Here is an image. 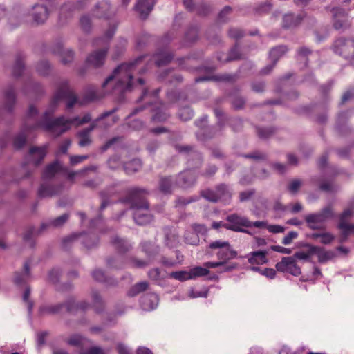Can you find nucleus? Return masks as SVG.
Wrapping results in <instances>:
<instances>
[{"instance_id":"f257e3e1","label":"nucleus","mask_w":354,"mask_h":354,"mask_svg":"<svg viewBox=\"0 0 354 354\" xmlns=\"http://www.w3.org/2000/svg\"><path fill=\"white\" fill-rule=\"evenodd\" d=\"M147 57V55H143L131 62L120 64L104 80L102 87L108 88L109 86H112L109 91L111 93L122 95L133 88L134 74L146 73L153 64L158 67L165 66L171 62L174 55L164 50H158L146 62Z\"/></svg>"},{"instance_id":"f03ea898","label":"nucleus","mask_w":354,"mask_h":354,"mask_svg":"<svg viewBox=\"0 0 354 354\" xmlns=\"http://www.w3.org/2000/svg\"><path fill=\"white\" fill-rule=\"evenodd\" d=\"M62 100L66 101V108L68 110L72 109L76 104L79 103L78 97L71 88L69 81L67 80L61 81L57 85L49 106L44 113L41 121L39 124L46 131L50 133L55 137H59L68 131L73 124L82 125L91 121L90 113L85 114L82 118L75 116L72 119H66L64 115H61L53 119L51 116Z\"/></svg>"},{"instance_id":"7ed1b4c3","label":"nucleus","mask_w":354,"mask_h":354,"mask_svg":"<svg viewBox=\"0 0 354 354\" xmlns=\"http://www.w3.org/2000/svg\"><path fill=\"white\" fill-rule=\"evenodd\" d=\"M64 308H66L67 313L75 314L78 311H86L90 308V304L84 300L76 301L73 297H70L64 302L41 305L38 309V315L40 317L56 315L59 314Z\"/></svg>"},{"instance_id":"20e7f679","label":"nucleus","mask_w":354,"mask_h":354,"mask_svg":"<svg viewBox=\"0 0 354 354\" xmlns=\"http://www.w3.org/2000/svg\"><path fill=\"white\" fill-rule=\"evenodd\" d=\"M149 194L146 188L132 187L126 190L124 196L120 201L122 203L129 204L131 209H149V203L147 199Z\"/></svg>"},{"instance_id":"39448f33","label":"nucleus","mask_w":354,"mask_h":354,"mask_svg":"<svg viewBox=\"0 0 354 354\" xmlns=\"http://www.w3.org/2000/svg\"><path fill=\"white\" fill-rule=\"evenodd\" d=\"M190 59V57H180L178 58V62L179 66L183 69H186L188 71H203L207 73V75L200 76L195 78V82H201L203 81H214V82H232L234 80V77L232 75L228 74H222V75H211L215 70L216 67L214 66H201L198 68H189L186 66V63Z\"/></svg>"},{"instance_id":"423d86ee","label":"nucleus","mask_w":354,"mask_h":354,"mask_svg":"<svg viewBox=\"0 0 354 354\" xmlns=\"http://www.w3.org/2000/svg\"><path fill=\"white\" fill-rule=\"evenodd\" d=\"M75 242H80L87 250L96 248L99 245V236L93 232L73 233L62 240V248L68 250Z\"/></svg>"},{"instance_id":"0eeeda50","label":"nucleus","mask_w":354,"mask_h":354,"mask_svg":"<svg viewBox=\"0 0 354 354\" xmlns=\"http://www.w3.org/2000/svg\"><path fill=\"white\" fill-rule=\"evenodd\" d=\"M214 250H216L215 254L218 259L225 261V264L229 261L236 259L238 254L228 241L222 240H216L211 242L207 246L205 253L207 255L212 256Z\"/></svg>"},{"instance_id":"6e6552de","label":"nucleus","mask_w":354,"mask_h":354,"mask_svg":"<svg viewBox=\"0 0 354 354\" xmlns=\"http://www.w3.org/2000/svg\"><path fill=\"white\" fill-rule=\"evenodd\" d=\"M335 216L330 205L322 208L319 212L309 214L305 216L304 221L306 226L313 230H323L326 229L324 223Z\"/></svg>"},{"instance_id":"1a4fd4ad","label":"nucleus","mask_w":354,"mask_h":354,"mask_svg":"<svg viewBox=\"0 0 354 354\" xmlns=\"http://www.w3.org/2000/svg\"><path fill=\"white\" fill-rule=\"evenodd\" d=\"M149 107L150 111L153 113L151 121L153 122H163L170 117L169 106L161 102H147L145 104L135 108L130 115H135Z\"/></svg>"},{"instance_id":"9d476101","label":"nucleus","mask_w":354,"mask_h":354,"mask_svg":"<svg viewBox=\"0 0 354 354\" xmlns=\"http://www.w3.org/2000/svg\"><path fill=\"white\" fill-rule=\"evenodd\" d=\"M201 197L211 203L218 201L229 202L232 198V192L230 186L225 183H219L214 189H205L200 192Z\"/></svg>"},{"instance_id":"9b49d317","label":"nucleus","mask_w":354,"mask_h":354,"mask_svg":"<svg viewBox=\"0 0 354 354\" xmlns=\"http://www.w3.org/2000/svg\"><path fill=\"white\" fill-rule=\"evenodd\" d=\"M207 123V115H203L199 120L194 122L195 125L201 129L200 131L196 133L199 140H209L223 135V131L225 127L223 120H220L219 121H217L216 125L211 127H206Z\"/></svg>"},{"instance_id":"f8f14e48","label":"nucleus","mask_w":354,"mask_h":354,"mask_svg":"<svg viewBox=\"0 0 354 354\" xmlns=\"http://www.w3.org/2000/svg\"><path fill=\"white\" fill-rule=\"evenodd\" d=\"M174 147L179 153L186 156L187 165L190 169L199 168L202 165L203 162V155L196 149L194 145L175 144Z\"/></svg>"},{"instance_id":"ddd939ff","label":"nucleus","mask_w":354,"mask_h":354,"mask_svg":"<svg viewBox=\"0 0 354 354\" xmlns=\"http://www.w3.org/2000/svg\"><path fill=\"white\" fill-rule=\"evenodd\" d=\"M117 111H118V108L115 107L110 111L104 112L100 115H99L96 120L93 121L91 122V124L89 125V127H88L82 129L80 132H78L77 136L80 138L78 145L82 147L90 145L92 142V140L90 137V133H91V131H93L96 128L97 122L113 115Z\"/></svg>"},{"instance_id":"4468645a","label":"nucleus","mask_w":354,"mask_h":354,"mask_svg":"<svg viewBox=\"0 0 354 354\" xmlns=\"http://www.w3.org/2000/svg\"><path fill=\"white\" fill-rule=\"evenodd\" d=\"M227 223L225 229L236 232H243L251 234L250 232L245 228H248L249 219L236 213L229 214L225 218Z\"/></svg>"},{"instance_id":"2eb2a0df","label":"nucleus","mask_w":354,"mask_h":354,"mask_svg":"<svg viewBox=\"0 0 354 354\" xmlns=\"http://www.w3.org/2000/svg\"><path fill=\"white\" fill-rule=\"evenodd\" d=\"M115 194V188L113 187H106L99 193L101 198V204L99 208L100 214L98 216L90 221L89 227L95 229L97 227V224L102 221V212L104 210L108 205L111 204V198Z\"/></svg>"},{"instance_id":"dca6fc26","label":"nucleus","mask_w":354,"mask_h":354,"mask_svg":"<svg viewBox=\"0 0 354 354\" xmlns=\"http://www.w3.org/2000/svg\"><path fill=\"white\" fill-rule=\"evenodd\" d=\"M276 270L279 272L288 273L292 276L298 277L301 274V268L292 257H283L275 265Z\"/></svg>"},{"instance_id":"f3484780","label":"nucleus","mask_w":354,"mask_h":354,"mask_svg":"<svg viewBox=\"0 0 354 354\" xmlns=\"http://www.w3.org/2000/svg\"><path fill=\"white\" fill-rule=\"evenodd\" d=\"M330 12L333 14V27L337 30H344L350 27L351 23L348 17V12L344 8L334 7Z\"/></svg>"},{"instance_id":"a211bd4d","label":"nucleus","mask_w":354,"mask_h":354,"mask_svg":"<svg viewBox=\"0 0 354 354\" xmlns=\"http://www.w3.org/2000/svg\"><path fill=\"white\" fill-rule=\"evenodd\" d=\"M41 121V119L32 126H28L26 124H24L20 132L13 137L12 145L15 149L19 150L22 149L27 142L28 133L32 130H35L39 127L44 129L39 124Z\"/></svg>"},{"instance_id":"6ab92c4d","label":"nucleus","mask_w":354,"mask_h":354,"mask_svg":"<svg viewBox=\"0 0 354 354\" xmlns=\"http://www.w3.org/2000/svg\"><path fill=\"white\" fill-rule=\"evenodd\" d=\"M108 51V46H103L101 49L93 51L87 56L86 64L95 68L101 67L104 64Z\"/></svg>"},{"instance_id":"aec40b11","label":"nucleus","mask_w":354,"mask_h":354,"mask_svg":"<svg viewBox=\"0 0 354 354\" xmlns=\"http://www.w3.org/2000/svg\"><path fill=\"white\" fill-rule=\"evenodd\" d=\"M197 177L195 173L189 169L178 174L176 183L179 187L187 189L194 186Z\"/></svg>"},{"instance_id":"412c9836","label":"nucleus","mask_w":354,"mask_h":354,"mask_svg":"<svg viewBox=\"0 0 354 354\" xmlns=\"http://www.w3.org/2000/svg\"><path fill=\"white\" fill-rule=\"evenodd\" d=\"M30 261L27 260L24 263L22 272L14 273L13 282L18 286H26L31 278Z\"/></svg>"},{"instance_id":"4be33fe9","label":"nucleus","mask_w":354,"mask_h":354,"mask_svg":"<svg viewBox=\"0 0 354 354\" xmlns=\"http://www.w3.org/2000/svg\"><path fill=\"white\" fill-rule=\"evenodd\" d=\"M16 88L15 85L10 84L4 91L3 108L8 113H12L16 103Z\"/></svg>"},{"instance_id":"5701e85b","label":"nucleus","mask_w":354,"mask_h":354,"mask_svg":"<svg viewBox=\"0 0 354 354\" xmlns=\"http://www.w3.org/2000/svg\"><path fill=\"white\" fill-rule=\"evenodd\" d=\"M50 10L46 6L43 4H35L32 8V19L37 25L44 24L48 19Z\"/></svg>"},{"instance_id":"b1692460","label":"nucleus","mask_w":354,"mask_h":354,"mask_svg":"<svg viewBox=\"0 0 354 354\" xmlns=\"http://www.w3.org/2000/svg\"><path fill=\"white\" fill-rule=\"evenodd\" d=\"M111 243L120 256H123L133 248L131 243L128 240L118 236L111 239Z\"/></svg>"},{"instance_id":"393cba45","label":"nucleus","mask_w":354,"mask_h":354,"mask_svg":"<svg viewBox=\"0 0 354 354\" xmlns=\"http://www.w3.org/2000/svg\"><path fill=\"white\" fill-rule=\"evenodd\" d=\"M141 250L146 254L149 261L157 259L160 253V247L151 241H144L140 243Z\"/></svg>"},{"instance_id":"a878e982","label":"nucleus","mask_w":354,"mask_h":354,"mask_svg":"<svg viewBox=\"0 0 354 354\" xmlns=\"http://www.w3.org/2000/svg\"><path fill=\"white\" fill-rule=\"evenodd\" d=\"M114 13L109 1L103 0L99 2L93 11V16L97 18H110Z\"/></svg>"},{"instance_id":"bb28decb","label":"nucleus","mask_w":354,"mask_h":354,"mask_svg":"<svg viewBox=\"0 0 354 354\" xmlns=\"http://www.w3.org/2000/svg\"><path fill=\"white\" fill-rule=\"evenodd\" d=\"M66 171L67 168L64 167L60 162L56 160L45 167L42 174V178L43 180L52 179L58 172H66Z\"/></svg>"},{"instance_id":"cd10ccee","label":"nucleus","mask_w":354,"mask_h":354,"mask_svg":"<svg viewBox=\"0 0 354 354\" xmlns=\"http://www.w3.org/2000/svg\"><path fill=\"white\" fill-rule=\"evenodd\" d=\"M62 189L61 185L42 183L39 187L37 194L39 198L52 197L59 194Z\"/></svg>"},{"instance_id":"c85d7f7f","label":"nucleus","mask_w":354,"mask_h":354,"mask_svg":"<svg viewBox=\"0 0 354 354\" xmlns=\"http://www.w3.org/2000/svg\"><path fill=\"white\" fill-rule=\"evenodd\" d=\"M156 0H138L136 5V10L140 13V17L146 19L151 12Z\"/></svg>"},{"instance_id":"c756f323","label":"nucleus","mask_w":354,"mask_h":354,"mask_svg":"<svg viewBox=\"0 0 354 354\" xmlns=\"http://www.w3.org/2000/svg\"><path fill=\"white\" fill-rule=\"evenodd\" d=\"M47 153V147H32L29 149V155L31 156L32 161L35 166L40 165Z\"/></svg>"},{"instance_id":"7c9ffc66","label":"nucleus","mask_w":354,"mask_h":354,"mask_svg":"<svg viewBox=\"0 0 354 354\" xmlns=\"http://www.w3.org/2000/svg\"><path fill=\"white\" fill-rule=\"evenodd\" d=\"M158 79L160 81L165 82L168 84L180 83L183 82V76L178 73H174L171 69L165 70L161 73Z\"/></svg>"},{"instance_id":"2f4dec72","label":"nucleus","mask_w":354,"mask_h":354,"mask_svg":"<svg viewBox=\"0 0 354 354\" xmlns=\"http://www.w3.org/2000/svg\"><path fill=\"white\" fill-rule=\"evenodd\" d=\"M92 277L96 281L104 283L107 286H116L118 283L116 279L106 276L104 271L101 269L93 270Z\"/></svg>"},{"instance_id":"473e14b6","label":"nucleus","mask_w":354,"mask_h":354,"mask_svg":"<svg viewBox=\"0 0 354 354\" xmlns=\"http://www.w3.org/2000/svg\"><path fill=\"white\" fill-rule=\"evenodd\" d=\"M268 252L266 250L254 251L248 254V262L252 264L262 265L268 262Z\"/></svg>"},{"instance_id":"72a5a7b5","label":"nucleus","mask_w":354,"mask_h":354,"mask_svg":"<svg viewBox=\"0 0 354 354\" xmlns=\"http://www.w3.org/2000/svg\"><path fill=\"white\" fill-rule=\"evenodd\" d=\"M301 15H294L293 13L286 14L283 17L282 26L284 28H292L297 26L302 21Z\"/></svg>"},{"instance_id":"f704fd0d","label":"nucleus","mask_w":354,"mask_h":354,"mask_svg":"<svg viewBox=\"0 0 354 354\" xmlns=\"http://www.w3.org/2000/svg\"><path fill=\"white\" fill-rule=\"evenodd\" d=\"M76 8H79V6L74 3L68 2L63 4L60 8L59 16V22L63 24L67 19L72 17L73 13Z\"/></svg>"},{"instance_id":"c9c22d12","label":"nucleus","mask_w":354,"mask_h":354,"mask_svg":"<svg viewBox=\"0 0 354 354\" xmlns=\"http://www.w3.org/2000/svg\"><path fill=\"white\" fill-rule=\"evenodd\" d=\"M53 53L60 55L63 64L72 62L74 58V52L71 49L64 50L61 44H57L53 50Z\"/></svg>"},{"instance_id":"e433bc0d","label":"nucleus","mask_w":354,"mask_h":354,"mask_svg":"<svg viewBox=\"0 0 354 354\" xmlns=\"http://www.w3.org/2000/svg\"><path fill=\"white\" fill-rule=\"evenodd\" d=\"M68 218H69V214L66 213V214H62L60 216L55 218V219H53L49 222L43 223L41 225V227L38 232L40 233L43 230H46L48 227H50L51 226L54 227H61V226L64 225V224L68 220Z\"/></svg>"},{"instance_id":"4c0bfd02","label":"nucleus","mask_w":354,"mask_h":354,"mask_svg":"<svg viewBox=\"0 0 354 354\" xmlns=\"http://www.w3.org/2000/svg\"><path fill=\"white\" fill-rule=\"evenodd\" d=\"M143 209H136L133 214V220L137 225H145L150 223L153 216L149 212H142Z\"/></svg>"},{"instance_id":"58836bf2","label":"nucleus","mask_w":354,"mask_h":354,"mask_svg":"<svg viewBox=\"0 0 354 354\" xmlns=\"http://www.w3.org/2000/svg\"><path fill=\"white\" fill-rule=\"evenodd\" d=\"M106 266L109 268L120 270L125 267L128 262V258L123 256L108 257L106 260Z\"/></svg>"},{"instance_id":"ea45409f","label":"nucleus","mask_w":354,"mask_h":354,"mask_svg":"<svg viewBox=\"0 0 354 354\" xmlns=\"http://www.w3.org/2000/svg\"><path fill=\"white\" fill-rule=\"evenodd\" d=\"M92 306L97 314H101L105 309V303L98 291L93 290L91 293Z\"/></svg>"},{"instance_id":"a19ab883","label":"nucleus","mask_w":354,"mask_h":354,"mask_svg":"<svg viewBox=\"0 0 354 354\" xmlns=\"http://www.w3.org/2000/svg\"><path fill=\"white\" fill-rule=\"evenodd\" d=\"M142 167V162L139 158H133V160L123 163V169L127 175H131L139 171Z\"/></svg>"},{"instance_id":"79ce46f5","label":"nucleus","mask_w":354,"mask_h":354,"mask_svg":"<svg viewBox=\"0 0 354 354\" xmlns=\"http://www.w3.org/2000/svg\"><path fill=\"white\" fill-rule=\"evenodd\" d=\"M115 30L116 26L111 25L109 29L105 32L104 37L97 38L93 41V46H98L100 44H102L103 46H108L109 49L110 41L111 38L113 37Z\"/></svg>"},{"instance_id":"37998d69","label":"nucleus","mask_w":354,"mask_h":354,"mask_svg":"<svg viewBox=\"0 0 354 354\" xmlns=\"http://www.w3.org/2000/svg\"><path fill=\"white\" fill-rule=\"evenodd\" d=\"M173 178L171 176H162L158 181V189L164 194L172 193Z\"/></svg>"},{"instance_id":"c03bdc74","label":"nucleus","mask_w":354,"mask_h":354,"mask_svg":"<svg viewBox=\"0 0 354 354\" xmlns=\"http://www.w3.org/2000/svg\"><path fill=\"white\" fill-rule=\"evenodd\" d=\"M288 51V48L286 45H279L272 48L269 53V58L271 62L277 63L281 57H282Z\"/></svg>"},{"instance_id":"a18cd8bd","label":"nucleus","mask_w":354,"mask_h":354,"mask_svg":"<svg viewBox=\"0 0 354 354\" xmlns=\"http://www.w3.org/2000/svg\"><path fill=\"white\" fill-rule=\"evenodd\" d=\"M24 57L22 53H19L16 56L15 62L12 67V75L15 77H20L23 73L25 68Z\"/></svg>"},{"instance_id":"49530a36","label":"nucleus","mask_w":354,"mask_h":354,"mask_svg":"<svg viewBox=\"0 0 354 354\" xmlns=\"http://www.w3.org/2000/svg\"><path fill=\"white\" fill-rule=\"evenodd\" d=\"M305 247L308 248V251L304 252V251H299L295 252L293 256H291L292 257H294V259H302V260H306L308 261L310 257L315 254V252H317L319 248L317 246L310 245L309 243L305 244Z\"/></svg>"},{"instance_id":"de8ad7c7","label":"nucleus","mask_w":354,"mask_h":354,"mask_svg":"<svg viewBox=\"0 0 354 354\" xmlns=\"http://www.w3.org/2000/svg\"><path fill=\"white\" fill-rule=\"evenodd\" d=\"M255 128L258 137L263 140L271 138L275 135L279 130L278 128L274 127H261L257 126Z\"/></svg>"},{"instance_id":"09e8293b","label":"nucleus","mask_w":354,"mask_h":354,"mask_svg":"<svg viewBox=\"0 0 354 354\" xmlns=\"http://www.w3.org/2000/svg\"><path fill=\"white\" fill-rule=\"evenodd\" d=\"M158 301V295L153 293L144 295L141 297L140 302L143 308L146 309H153Z\"/></svg>"},{"instance_id":"8fccbe9b","label":"nucleus","mask_w":354,"mask_h":354,"mask_svg":"<svg viewBox=\"0 0 354 354\" xmlns=\"http://www.w3.org/2000/svg\"><path fill=\"white\" fill-rule=\"evenodd\" d=\"M66 343L70 346L82 348L86 343H91V342L81 335L73 334L66 340Z\"/></svg>"},{"instance_id":"3c124183","label":"nucleus","mask_w":354,"mask_h":354,"mask_svg":"<svg viewBox=\"0 0 354 354\" xmlns=\"http://www.w3.org/2000/svg\"><path fill=\"white\" fill-rule=\"evenodd\" d=\"M198 26H190L185 33V42L191 44L196 41L198 39Z\"/></svg>"},{"instance_id":"603ef678","label":"nucleus","mask_w":354,"mask_h":354,"mask_svg":"<svg viewBox=\"0 0 354 354\" xmlns=\"http://www.w3.org/2000/svg\"><path fill=\"white\" fill-rule=\"evenodd\" d=\"M349 111L341 112L337 119L336 129L339 133L344 134L347 132L348 127H346L345 122L348 117Z\"/></svg>"},{"instance_id":"864d4df0","label":"nucleus","mask_w":354,"mask_h":354,"mask_svg":"<svg viewBox=\"0 0 354 354\" xmlns=\"http://www.w3.org/2000/svg\"><path fill=\"white\" fill-rule=\"evenodd\" d=\"M319 250L315 252L317 255L318 261L320 263H326V261L332 259L335 257V252L331 250L325 251L322 247L317 246Z\"/></svg>"},{"instance_id":"5fc2aeb1","label":"nucleus","mask_w":354,"mask_h":354,"mask_svg":"<svg viewBox=\"0 0 354 354\" xmlns=\"http://www.w3.org/2000/svg\"><path fill=\"white\" fill-rule=\"evenodd\" d=\"M96 169H97L96 166L91 165V166L84 167V168L80 169L78 171H68V170L67 169V171L64 173L66 174V175H67V179L69 181L73 182L75 180V176H77V175L84 176L87 171H96Z\"/></svg>"},{"instance_id":"6e6d98bb","label":"nucleus","mask_w":354,"mask_h":354,"mask_svg":"<svg viewBox=\"0 0 354 354\" xmlns=\"http://www.w3.org/2000/svg\"><path fill=\"white\" fill-rule=\"evenodd\" d=\"M312 50L306 46H302L297 49L296 58L298 61L304 60V66L306 67L308 62V56L312 54Z\"/></svg>"},{"instance_id":"4d7b16f0","label":"nucleus","mask_w":354,"mask_h":354,"mask_svg":"<svg viewBox=\"0 0 354 354\" xmlns=\"http://www.w3.org/2000/svg\"><path fill=\"white\" fill-rule=\"evenodd\" d=\"M212 10L213 8L210 4L201 3L195 6L194 11L199 16L205 17L209 15Z\"/></svg>"},{"instance_id":"13d9d810","label":"nucleus","mask_w":354,"mask_h":354,"mask_svg":"<svg viewBox=\"0 0 354 354\" xmlns=\"http://www.w3.org/2000/svg\"><path fill=\"white\" fill-rule=\"evenodd\" d=\"M149 286L147 281H142L136 283L128 292V295L130 297H135L140 292L145 291Z\"/></svg>"},{"instance_id":"bf43d9fd","label":"nucleus","mask_w":354,"mask_h":354,"mask_svg":"<svg viewBox=\"0 0 354 354\" xmlns=\"http://www.w3.org/2000/svg\"><path fill=\"white\" fill-rule=\"evenodd\" d=\"M242 156L245 158L252 159L256 161H266L268 160L267 153L259 150L254 151L249 153L243 154Z\"/></svg>"},{"instance_id":"052dcab7","label":"nucleus","mask_w":354,"mask_h":354,"mask_svg":"<svg viewBox=\"0 0 354 354\" xmlns=\"http://www.w3.org/2000/svg\"><path fill=\"white\" fill-rule=\"evenodd\" d=\"M209 273L210 272L207 268L201 266H196L189 270L190 277H192L191 279L207 276Z\"/></svg>"},{"instance_id":"680f3d73","label":"nucleus","mask_w":354,"mask_h":354,"mask_svg":"<svg viewBox=\"0 0 354 354\" xmlns=\"http://www.w3.org/2000/svg\"><path fill=\"white\" fill-rule=\"evenodd\" d=\"M218 171V167L212 163H208L205 169L201 171L200 175L204 178H209L213 177Z\"/></svg>"},{"instance_id":"e2e57ef3","label":"nucleus","mask_w":354,"mask_h":354,"mask_svg":"<svg viewBox=\"0 0 354 354\" xmlns=\"http://www.w3.org/2000/svg\"><path fill=\"white\" fill-rule=\"evenodd\" d=\"M169 277L178 280L180 281H185L189 279H191L192 277H190L189 270H180L171 272L169 274Z\"/></svg>"},{"instance_id":"0e129e2a","label":"nucleus","mask_w":354,"mask_h":354,"mask_svg":"<svg viewBox=\"0 0 354 354\" xmlns=\"http://www.w3.org/2000/svg\"><path fill=\"white\" fill-rule=\"evenodd\" d=\"M197 199L196 196H190L189 198L178 196L175 201V206L178 208H183L188 204L196 201Z\"/></svg>"},{"instance_id":"69168bd1","label":"nucleus","mask_w":354,"mask_h":354,"mask_svg":"<svg viewBox=\"0 0 354 354\" xmlns=\"http://www.w3.org/2000/svg\"><path fill=\"white\" fill-rule=\"evenodd\" d=\"M158 263H160L162 266L165 268H171L175 266L177 264V261L172 258L167 257L163 255H159L157 257V259L155 260Z\"/></svg>"},{"instance_id":"338daca9","label":"nucleus","mask_w":354,"mask_h":354,"mask_svg":"<svg viewBox=\"0 0 354 354\" xmlns=\"http://www.w3.org/2000/svg\"><path fill=\"white\" fill-rule=\"evenodd\" d=\"M107 165L111 170H115L120 167L121 164V156L119 154H113L107 160Z\"/></svg>"},{"instance_id":"774afa93","label":"nucleus","mask_w":354,"mask_h":354,"mask_svg":"<svg viewBox=\"0 0 354 354\" xmlns=\"http://www.w3.org/2000/svg\"><path fill=\"white\" fill-rule=\"evenodd\" d=\"M337 228L341 230L342 233H345L348 237L351 234H354V223L349 224L346 222H339Z\"/></svg>"}]
</instances>
